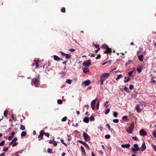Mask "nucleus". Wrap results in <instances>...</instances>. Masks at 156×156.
Instances as JSON below:
<instances>
[{"label": "nucleus", "mask_w": 156, "mask_h": 156, "mask_svg": "<svg viewBox=\"0 0 156 156\" xmlns=\"http://www.w3.org/2000/svg\"><path fill=\"white\" fill-rule=\"evenodd\" d=\"M122 119L123 120H127V116L126 115L122 117Z\"/></svg>", "instance_id": "33"}, {"label": "nucleus", "mask_w": 156, "mask_h": 156, "mask_svg": "<svg viewBox=\"0 0 156 156\" xmlns=\"http://www.w3.org/2000/svg\"><path fill=\"white\" fill-rule=\"evenodd\" d=\"M133 88V85H131L129 86V89L131 90H132Z\"/></svg>", "instance_id": "49"}, {"label": "nucleus", "mask_w": 156, "mask_h": 156, "mask_svg": "<svg viewBox=\"0 0 156 156\" xmlns=\"http://www.w3.org/2000/svg\"><path fill=\"white\" fill-rule=\"evenodd\" d=\"M134 71V70H132V71H130L128 73V74H129V75L130 76H131L132 75V74L133 73V72Z\"/></svg>", "instance_id": "42"}, {"label": "nucleus", "mask_w": 156, "mask_h": 156, "mask_svg": "<svg viewBox=\"0 0 156 156\" xmlns=\"http://www.w3.org/2000/svg\"><path fill=\"white\" fill-rule=\"evenodd\" d=\"M93 46H94L96 48H99V44H93Z\"/></svg>", "instance_id": "48"}, {"label": "nucleus", "mask_w": 156, "mask_h": 156, "mask_svg": "<svg viewBox=\"0 0 156 156\" xmlns=\"http://www.w3.org/2000/svg\"><path fill=\"white\" fill-rule=\"evenodd\" d=\"M39 76L36 77L33 79L32 80L31 84L33 85L34 84V86L36 87H38L40 84V80L39 79Z\"/></svg>", "instance_id": "1"}, {"label": "nucleus", "mask_w": 156, "mask_h": 156, "mask_svg": "<svg viewBox=\"0 0 156 156\" xmlns=\"http://www.w3.org/2000/svg\"><path fill=\"white\" fill-rule=\"evenodd\" d=\"M17 140V138H14L13 140H12V142L10 143L9 144V145H10L11 143L12 142H15V141Z\"/></svg>", "instance_id": "46"}, {"label": "nucleus", "mask_w": 156, "mask_h": 156, "mask_svg": "<svg viewBox=\"0 0 156 156\" xmlns=\"http://www.w3.org/2000/svg\"><path fill=\"white\" fill-rule=\"evenodd\" d=\"M130 146V145L129 144H122L121 145V147L122 148H129Z\"/></svg>", "instance_id": "15"}, {"label": "nucleus", "mask_w": 156, "mask_h": 156, "mask_svg": "<svg viewBox=\"0 0 156 156\" xmlns=\"http://www.w3.org/2000/svg\"><path fill=\"white\" fill-rule=\"evenodd\" d=\"M20 129L22 130H24L25 129V127L24 126L21 125L20 127Z\"/></svg>", "instance_id": "27"}, {"label": "nucleus", "mask_w": 156, "mask_h": 156, "mask_svg": "<svg viewBox=\"0 0 156 156\" xmlns=\"http://www.w3.org/2000/svg\"><path fill=\"white\" fill-rule=\"evenodd\" d=\"M43 131H42L41 132V133H40L39 136H38V138H40L41 139H42V138H43V135H44V133H43Z\"/></svg>", "instance_id": "17"}, {"label": "nucleus", "mask_w": 156, "mask_h": 156, "mask_svg": "<svg viewBox=\"0 0 156 156\" xmlns=\"http://www.w3.org/2000/svg\"><path fill=\"white\" fill-rule=\"evenodd\" d=\"M78 141L79 143L83 144V145H84L85 146L87 147V148H88L89 149V147L88 145L86 143H85V142H84L83 141H82L81 140H79Z\"/></svg>", "instance_id": "13"}, {"label": "nucleus", "mask_w": 156, "mask_h": 156, "mask_svg": "<svg viewBox=\"0 0 156 156\" xmlns=\"http://www.w3.org/2000/svg\"><path fill=\"white\" fill-rule=\"evenodd\" d=\"M151 145L153 147V149L156 151V146L153 144H151Z\"/></svg>", "instance_id": "36"}, {"label": "nucleus", "mask_w": 156, "mask_h": 156, "mask_svg": "<svg viewBox=\"0 0 156 156\" xmlns=\"http://www.w3.org/2000/svg\"><path fill=\"white\" fill-rule=\"evenodd\" d=\"M12 117L14 121L16 122V121H17V120L16 119V118H14L13 115H12Z\"/></svg>", "instance_id": "62"}, {"label": "nucleus", "mask_w": 156, "mask_h": 156, "mask_svg": "<svg viewBox=\"0 0 156 156\" xmlns=\"http://www.w3.org/2000/svg\"><path fill=\"white\" fill-rule=\"evenodd\" d=\"M83 121L86 123H88L89 122V120L88 118L87 117H85L83 119Z\"/></svg>", "instance_id": "22"}, {"label": "nucleus", "mask_w": 156, "mask_h": 156, "mask_svg": "<svg viewBox=\"0 0 156 156\" xmlns=\"http://www.w3.org/2000/svg\"><path fill=\"white\" fill-rule=\"evenodd\" d=\"M140 135L141 136H145L147 135L146 132L143 129L140 130L139 131Z\"/></svg>", "instance_id": "10"}, {"label": "nucleus", "mask_w": 156, "mask_h": 156, "mask_svg": "<svg viewBox=\"0 0 156 156\" xmlns=\"http://www.w3.org/2000/svg\"><path fill=\"white\" fill-rule=\"evenodd\" d=\"M97 101V99H95L92 101L91 103V105L92 107V109L94 110L95 108V104L96 102Z\"/></svg>", "instance_id": "9"}, {"label": "nucleus", "mask_w": 156, "mask_h": 156, "mask_svg": "<svg viewBox=\"0 0 156 156\" xmlns=\"http://www.w3.org/2000/svg\"><path fill=\"white\" fill-rule=\"evenodd\" d=\"M139 103H140V104L141 106H144V107H146V103L145 102H144V101L140 102L139 101Z\"/></svg>", "instance_id": "20"}, {"label": "nucleus", "mask_w": 156, "mask_h": 156, "mask_svg": "<svg viewBox=\"0 0 156 156\" xmlns=\"http://www.w3.org/2000/svg\"><path fill=\"white\" fill-rule=\"evenodd\" d=\"M53 57L54 59L56 61H58L59 60L60 58L59 57L57 56H56V55H54Z\"/></svg>", "instance_id": "19"}, {"label": "nucleus", "mask_w": 156, "mask_h": 156, "mask_svg": "<svg viewBox=\"0 0 156 156\" xmlns=\"http://www.w3.org/2000/svg\"><path fill=\"white\" fill-rule=\"evenodd\" d=\"M113 122L115 123H117L119 122V120L118 119H114L113 121Z\"/></svg>", "instance_id": "35"}, {"label": "nucleus", "mask_w": 156, "mask_h": 156, "mask_svg": "<svg viewBox=\"0 0 156 156\" xmlns=\"http://www.w3.org/2000/svg\"><path fill=\"white\" fill-rule=\"evenodd\" d=\"M18 144V143L17 142H15L12 145V147H14L16 146Z\"/></svg>", "instance_id": "50"}, {"label": "nucleus", "mask_w": 156, "mask_h": 156, "mask_svg": "<svg viewBox=\"0 0 156 156\" xmlns=\"http://www.w3.org/2000/svg\"><path fill=\"white\" fill-rule=\"evenodd\" d=\"M153 136L154 138H156V130H154L152 132Z\"/></svg>", "instance_id": "28"}, {"label": "nucleus", "mask_w": 156, "mask_h": 156, "mask_svg": "<svg viewBox=\"0 0 156 156\" xmlns=\"http://www.w3.org/2000/svg\"><path fill=\"white\" fill-rule=\"evenodd\" d=\"M27 134V133L25 131H23L22 132L21 135L22 137H23L26 136Z\"/></svg>", "instance_id": "26"}, {"label": "nucleus", "mask_w": 156, "mask_h": 156, "mask_svg": "<svg viewBox=\"0 0 156 156\" xmlns=\"http://www.w3.org/2000/svg\"><path fill=\"white\" fill-rule=\"evenodd\" d=\"M83 136L85 141H87L90 140V137L87 133H83Z\"/></svg>", "instance_id": "7"}, {"label": "nucleus", "mask_w": 156, "mask_h": 156, "mask_svg": "<svg viewBox=\"0 0 156 156\" xmlns=\"http://www.w3.org/2000/svg\"><path fill=\"white\" fill-rule=\"evenodd\" d=\"M65 57L66 59H69L71 58V55L69 54H66Z\"/></svg>", "instance_id": "23"}, {"label": "nucleus", "mask_w": 156, "mask_h": 156, "mask_svg": "<svg viewBox=\"0 0 156 156\" xmlns=\"http://www.w3.org/2000/svg\"><path fill=\"white\" fill-rule=\"evenodd\" d=\"M91 63L90 60L89 59L84 61L82 63V65L85 67H88L91 64Z\"/></svg>", "instance_id": "5"}, {"label": "nucleus", "mask_w": 156, "mask_h": 156, "mask_svg": "<svg viewBox=\"0 0 156 156\" xmlns=\"http://www.w3.org/2000/svg\"><path fill=\"white\" fill-rule=\"evenodd\" d=\"M104 80L103 79H100V82L101 85H103Z\"/></svg>", "instance_id": "52"}, {"label": "nucleus", "mask_w": 156, "mask_h": 156, "mask_svg": "<svg viewBox=\"0 0 156 156\" xmlns=\"http://www.w3.org/2000/svg\"><path fill=\"white\" fill-rule=\"evenodd\" d=\"M124 90L125 91H127L128 90V88H127V87H125L124 88Z\"/></svg>", "instance_id": "63"}, {"label": "nucleus", "mask_w": 156, "mask_h": 156, "mask_svg": "<svg viewBox=\"0 0 156 156\" xmlns=\"http://www.w3.org/2000/svg\"><path fill=\"white\" fill-rule=\"evenodd\" d=\"M134 147L132 148V150L134 153H136V151H139L140 150V148L138 147V145L137 144H135L133 145Z\"/></svg>", "instance_id": "4"}, {"label": "nucleus", "mask_w": 156, "mask_h": 156, "mask_svg": "<svg viewBox=\"0 0 156 156\" xmlns=\"http://www.w3.org/2000/svg\"><path fill=\"white\" fill-rule=\"evenodd\" d=\"M80 148H81V151H82L84 153V155H86V154L85 151V150H84V149L83 147V146H81Z\"/></svg>", "instance_id": "25"}, {"label": "nucleus", "mask_w": 156, "mask_h": 156, "mask_svg": "<svg viewBox=\"0 0 156 156\" xmlns=\"http://www.w3.org/2000/svg\"><path fill=\"white\" fill-rule=\"evenodd\" d=\"M89 119L91 121H94V118L93 115H91L90 117L89 118Z\"/></svg>", "instance_id": "34"}, {"label": "nucleus", "mask_w": 156, "mask_h": 156, "mask_svg": "<svg viewBox=\"0 0 156 156\" xmlns=\"http://www.w3.org/2000/svg\"><path fill=\"white\" fill-rule=\"evenodd\" d=\"M8 149H9L8 147H4L3 148V150L4 151L6 152L8 150Z\"/></svg>", "instance_id": "41"}, {"label": "nucleus", "mask_w": 156, "mask_h": 156, "mask_svg": "<svg viewBox=\"0 0 156 156\" xmlns=\"http://www.w3.org/2000/svg\"><path fill=\"white\" fill-rule=\"evenodd\" d=\"M134 127V124L132 122L130 125V126L126 129V131L129 133H131L133 130Z\"/></svg>", "instance_id": "2"}, {"label": "nucleus", "mask_w": 156, "mask_h": 156, "mask_svg": "<svg viewBox=\"0 0 156 156\" xmlns=\"http://www.w3.org/2000/svg\"><path fill=\"white\" fill-rule=\"evenodd\" d=\"M67 119V118L66 116H65L62 119V122H65L66 121Z\"/></svg>", "instance_id": "32"}, {"label": "nucleus", "mask_w": 156, "mask_h": 156, "mask_svg": "<svg viewBox=\"0 0 156 156\" xmlns=\"http://www.w3.org/2000/svg\"><path fill=\"white\" fill-rule=\"evenodd\" d=\"M106 126H107V127L108 128L109 130H110L111 129V127H110L109 124L108 123L106 124Z\"/></svg>", "instance_id": "47"}, {"label": "nucleus", "mask_w": 156, "mask_h": 156, "mask_svg": "<svg viewBox=\"0 0 156 156\" xmlns=\"http://www.w3.org/2000/svg\"><path fill=\"white\" fill-rule=\"evenodd\" d=\"M144 56L143 55H141L138 56L139 60L140 61H143Z\"/></svg>", "instance_id": "18"}, {"label": "nucleus", "mask_w": 156, "mask_h": 156, "mask_svg": "<svg viewBox=\"0 0 156 156\" xmlns=\"http://www.w3.org/2000/svg\"><path fill=\"white\" fill-rule=\"evenodd\" d=\"M8 113V112L7 110H5L4 112V116L5 117H7V114Z\"/></svg>", "instance_id": "30"}, {"label": "nucleus", "mask_w": 156, "mask_h": 156, "mask_svg": "<svg viewBox=\"0 0 156 156\" xmlns=\"http://www.w3.org/2000/svg\"><path fill=\"white\" fill-rule=\"evenodd\" d=\"M109 75L108 73H104L100 77V79H103L105 80Z\"/></svg>", "instance_id": "6"}, {"label": "nucleus", "mask_w": 156, "mask_h": 156, "mask_svg": "<svg viewBox=\"0 0 156 156\" xmlns=\"http://www.w3.org/2000/svg\"><path fill=\"white\" fill-rule=\"evenodd\" d=\"M99 101H98V104L97 105V106H96V108L98 110L99 109Z\"/></svg>", "instance_id": "61"}, {"label": "nucleus", "mask_w": 156, "mask_h": 156, "mask_svg": "<svg viewBox=\"0 0 156 156\" xmlns=\"http://www.w3.org/2000/svg\"><path fill=\"white\" fill-rule=\"evenodd\" d=\"M34 63H33L31 66H34L35 65L36 66L35 68H38L39 66L38 63L39 62V60H34Z\"/></svg>", "instance_id": "8"}, {"label": "nucleus", "mask_w": 156, "mask_h": 156, "mask_svg": "<svg viewBox=\"0 0 156 156\" xmlns=\"http://www.w3.org/2000/svg\"><path fill=\"white\" fill-rule=\"evenodd\" d=\"M90 83V81L89 80L85 81L84 82V84L86 86H88Z\"/></svg>", "instance_id": "21"}, {"label": "nucleus", "mask_w": 156, "mask_h": 156, "mask_svg": "<svg viewBox=\"0 0 156 156\" xmlns=\"http://www.w3.org/2000/svg\"><path fill=\"white\" fill-rule=\"evenodd\" d=\"M60 73L62 74L63 76H64L66 74V73L65 72H63L62 73L61 72Z\"/></svg>", "instance_id": "56"}, {"label": "nucleus", "mask_w": 156, "mask_h": 156, "mask_svg": "<svg viewBox=\"0 0 156 156\" xmlns=\"http://www.w3.org/2000/svg\"><path fill=\"white\" fill-rule=\"evenodd\" d=\"M12 137L10 136L9 137L8 139L9 140H12Z\"/></svg>", "instance_id": "64"}, {"label": "nucleus", "mask_w": 156, "mask_h": 156, "mask_svg": "<svg viewBox=\"0 0 156 156\" xmlns=\"http://www.w3.org/2000/svg\"><path fill=\"white\" fill-rule=\"evenodd\" d=\"M141 147V151H143L146 149V147L144 142L142 143Z\"/></svg>", "instance_id": "12"}, {"label": "nucleus", "mask_w": 156, "mask_h": 156, "mask_svg": "<svg viewBox=\"0 0 156 156\" xmlns=\"http://www.w3.org/2000/svg\"><path fill=\"white\" fill-rule=\"evenodd\" d=\"M129 77L126 80H124V83H126L128 82V81H129Z\"/></svg>", "instance_id": "54"}, {"label": "nucleus", "mask_w": 156, "mask_h": 156, "mask_svg": "<svg viewBox=\"0 0 156 156\" xmlns=\"http://www.w3.org/2000/svg\"><path fill=\"white\" fill-rule=\"evenodd\" d=\"M105 138L106 139H108L110 138V136L109 135H106L105 136Z\"/></svg>", "instance_id": "45"}, {"label": "nucleus", "mask_w": 156, "mask_h": 156, "mask_svg": "<svg viewBox=\"0 0 156 156\" xmlns=\"http://www.w3.org/2000/svg\"><path fill=\"white\" fill-rule=\"evenodd\" d=\"M68 136L67 140L69 141H70L71 140V138L70 137V136Z\"/></svg>", "instance_id": "55"}, {"label": "nucleus", "mask_w": 156, "mask_h": 156, "mask_svg": "<svg viewBox=\"0 0 156 156\" xmlns=\"http://www.w3.org/2000/svg\"><path fill=\"white\" fill-rule=\"evenodd\" d=\"M72 80L70 79H66V82L69 84H71L72 83Z\"/></svg>", "instance_id": "24"}, {"label": "nucleus", "mask_w": 156, "mask_h": 156, "mask_svg": "<svg viewBox=\"0 0 156 156\" xmlns=\"http://www.w3.org/2000/svg\"><path fill=\"white\" fill-rule=\"evenodd\" d=\"M110 111V109L109 108L107 109L106 111L105 112V114H107L108 113H109Z\"/></svg>", "instance_id": "39"}, {"label": "nucleus", "mask_w": 156, "mask_h": 156, "mask_svg": "<svg viewBox=\"0 0 156 156\" xmlns=\"http://www.w3.org/2000/svg\"><path fill=\"white\" fill-rule=\"evenodd\" d=\"M132 138L133 139V140H138V138L137 137H136L133 136L132 137Z\"/></svg>", "instance_id": "44"}, {"label": "nucleus", "mask_w": 156, "mask_h": 156, "mask_svg": "<svg viewBox=\"0 0 156 156\" xmlns=\"http://www.w3.org/2000/svg\"><path fill=\"white\" fill-rule=\"evenodd\" d=\"M73 126L75 127H77L78 126V123H76L75 124H74L73 123L72 124Z\"/></svg>", "instance_id": "57"}, {"label": "nucleus", "mask_w": 156, "mask_h": 156, "mask_svg": "<svg viewBox=\"0 0 156 156\" xmlns=\"http://www.w3.org/2000/svg\"><path fill=\"white\" fill-rule=\"evenodd\" d=\"M143 66H141L139 68H137L136 69V70L138 73H140L142 71L141 69L143 68Z\"/></svg>", "instance_id": "16"}, {"label": "nucleus", "mask_w": 156, "mask_h": 156, "mask_svg": "<svg viewBox=\"0 0 156 156\" xmlns=\"http://www.w3.org/2000/svg\"><path fill=\"white\" fill-rule=\"evenodd\" d=\"M48 153H52V150L51 149L48 148Z\"/></svg>", "instance_id": "51"}, {"label": "nucleus", "mask_w": 156, "mask_h": 156, "mask_svg": "<svg viewBox=\"0 0 156 156\" xmlns=\"http://www.w3.org/2000/svg\"><path fill=\"white\" fill-rule=\"evenodd\" d=\"M101 58V55L100 54L98 55V56L96 57L95 58L96 59H100Z\"/></svg>", "instance_id": "53"}, {"label": "nucleus", "mask_w": 156, "mask_h": 156, "mask_svg": "<svg viewBox=\"0 0 156 156\" xmlns=\"http://www.w3.org/2000/svg\"><path fill=\"white\" fill-rule=\"evenodd\" d=\"M44 135L46 136L47 137H49V134L48 133H44Z\"/></svg>", "instance_id": "40"}, {"label": "nucleus", "mask_w": 156, "mask_h": 156, "mask_svg": "<svg viewBox=\"0 0 156 156\" xmlns=\"http://www.w3.org/2000/svg\"><path fill=\"white\" fill-rule=\"evenodd\" d=\"M135 109L137 112H140L142 111V109L140 107V105L137 104L135 107Z\"/></svg>", "instance_id": "11"}, {"label": "nucleus", "mask_w": 156, "mask_h": 156, "mask_svg": "<svg viewBox=\"0 0 156 156\" xmlns=\"http://www.w3.org/2000/svg\"><path fill=\"white\" fill-rule=\"evenodd\" d=\"M102 46L104 47V48L106 50L105 51V53L111 54L112 52V50L111 48H109L107 45H103Z\"/></svg>", "instance_id": "3"}, {"label": "nucleus", "mask_w": 156, "mask_h": 156, "mask_svg": "<svg viewBox=\"0 0 156 156\" xmlns=\"http://www.w3.org/2000/svg\"><path fill=\"white\" fill-rule=\"evenodd\" d=\"M61 11L62 12L65 13L66 12V9L65 7H62L61 9Z\"/></svg>", "instance_id": "29"}, {"label": "nucleus", "mask_w": 156, "mask_h": 156, "mask_svg": "<svg viewBox=\"0 0 156 156\" xmlns=\"http://www.w3.org/2000/svg\"><path fill=\"white\" fill-rule=\"evenodd\" d=\"M60 54L62 56H66V53H64V52L62 51H60Z\"/></svg>", "instance_id": "43"}, {"label": "nucleus", "mask_w": 156, "mask_h": 156, "mask_svg": "<svg viewBox=\"0 0 156 156\" xmlns=\"http://www.w3.org/2000/svg\"><path fill=\"white\" fill-rule=\"evenodd\" d=\"M122 77V76L121 74H119L118 75L117 77L116 78V80H118L120 78Z\"/></svg>", "instance_id": "31"}, {"label": "nucleus", "mask_w": 156, "mask_h": 156, "mask_svg": "<svg viewBox=\"0 0 156 156\" xmlns=\"http://www.w3.org/2000/svg\"><path fill=\"white\" fill-rule=\"evenodd\" d=\"M4 141H2L0 143V145L1 146H2L4 145Z\"/></svg>", "instance_id": "58"}, {"label": "nucleus", "mask_w": 156, "mask_h": 156, "mask_svg": "<svg viewBox=\"0 0 156 156\" xmlns=\"http://www.w3.org/2000/svg\"><path fill=\"white\" fill-rule=\"evenodd\" d=\"M113 116L115 117H117V112H115L113 113Z\"/></svg>", "instance_id": "38"}, {"label": "nucleus", "mask_w": 156, "mask_h": 156, "mask_svg": "<svg viewBox=\"0 0 156 156\" xmlns=\"http://www.w3.org/2000/svg\"><path fill=\"white\" fill-rule=\"evenodd\" d=\"M57 103L58 104H62V101L61 99H58V100Z\"/></svg>", "instance_id": "37"}, {"label": "nucleus", "mask_w": 156, "mask_h": 156, "mask_svg": "<svg viewBox=\"0 0 156 156\" xmlns=\"http://www.w3.org/2000/svg\"><path fill=\"white\" fill-rule=\"evenodd\" d=\"M83 72L84 73H86L89 71L88 68H83Z\"/></svg>", "instance_id": "14"}, {"label": "nucleus", "mask_w": 156, "mask_h": 156, "mask_svg": "<svg viewBox=\"0 0 156 156\" xmlns=\"http://www.w3.org/2000/svg\"><path fill=\"white\" fill-rule=\"evenodd\" d=\"M100 49V48H97V49L95 51V54L97 53L98 52V51Z\"/></svg>", "instance_id": "59"}, {"label": "nucleus", "mask_w": 156, "mask_h": 156, "mask_svg": "<svg viewBox=\"0 0 156 156\" xmlns=\"http://www.w3.org/2000/svg\"><path fill=\"white\" fill-rule=\"evenodd\" d=\"M15 133L14 132H12L11 133V135H12L11 136L12 137H14V136L15 135Z\"/></svg>", "instance_id": "60"}]
</instances>
